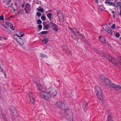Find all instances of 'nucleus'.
Listing matches in <instances>:
<instances>
[{"label": "nucleus", "instance_id": "f257e3e1", "mask_svg": "<svg viewBox=\"0 0 121 121\" xmlns=\"http://www.w3.org/2000/svg\"><path fill=\"white\" fill-rule=\"evenodd\" d=\"M64 115L67 119L70 121H73V113L72 111L69 109L67 108L65 109V111L64 112Z\"/></svg>", "mask_w": 121, "mask_h": 121}, {"label": "nucleus", "instance_id": "f03ea898", "mask_svg": "<svg viewBox=\"0 0 121 121\" xmlns=\"http://www.w3.org/2000/svg\"><path fill=\"white\" fill-rule=\"evenodd\" d=\"M95 93L98 97V98L101 100L103 99V95L102 91L100 88L98 86H96L95 87Z\"/></svg>", "mask_w": 121, "mask_h": 121}, {"label": "nucleus", "instance_id": "7ed1b4c3", "mask_svg": "<svg viewBox=\"0 0 121 121\" xmlns=\"http://www.w3.org/2000/svg\"><path fill=\"white\" fill-rule=\"evenodd\" d=\"M10 110L12 112L11 117L13 119H15L16 117L17 116V112L15 108L12 106L10 107Z\"/></svg>", "mask_w": 121, "mask_h": 121}, {"label": "nucleus", "instance_id": "20e7f679", "mask_svg": "<svg viewBox=\"0 0 121 121\" xmlns=\"http://www.w3.org/2000/svg\"><path fill=\"white\" fill-rule=\"evenodd\" d=\"M57 104L59 107L62 109H64L65 111V109H67L65 108L66 107L67 105L64 103L62 102V101H59L58 102H56Z\"/></svg>", "mask_w": 121, "mask_h": 121}, {"label": "nucleus", "instance_id": "39448f33", "mask_svg": "<svg viewBox=\"0 0 121 121\" xmlns=\"http://www.w3.org/2000/svg\"><path fill=\"white\" fill-rule=\"evenodd\" d=\"M50 27H52L53 30L55 31H57L58 30V26L56 24L54 23L52 21L51 22L49 23Z\"/></svg>", "mask_w": 121, "mask_h": 121}, {"label": "nucleus", "instance_id": "423d86ee", "mask_svg": "<svg viewBox=\"0 0 121 121\" xmlns=\"http://www.w3.org/2000/svg\"><path fill=\"white\" fill-rule=\"evenodd\" d=\"M49 94H50L51 97L55 96L57 95V91L53 89H49Z\"/></svg>", "mask_w": 121, "mask_h": 121}, {"label": "nucleus", "instance_id": "0eeeda50", "mask_svg": "<svg viewBox=\"0 0 121 121\" xmlns=\"http://www.w3.org/2000/svg\"><path fill=\"white\" fill-rule=\"evenodd\" d=\"M30 5L29 3H27L25 5L24 9L25 13L27 14L29 10L30 9Z\"/></svg>", "mask_w": 121, "mask_h": 121}, {"label": "nucleus", "instance_id": "6e6552de", "mask_svg": "<svg viewBox=\"0 0 121 121\" xmlns=\"http://www.w3.org/2000/svg\"><path fill=\"white\" fill-rule=\"evenodd\" d=\"M1 111V115L2 116V118L3 119H4L6 118V112L7 111L6 109H4Z\"/></svg>", "mask_w": 121, "mask_h": 121}, {"label": "nucleus", "instance_id": "1a4fd4ad", "mask_svg": "<svg viewBox=\"0 0 121 121\" xmlns=\"http://www.w3.org/2000/svg\"><path fill=\"white\" fill-rule=\"evenodd\" d=\"M41 97L46 100V97L47 95V92L44 91H41L40 93Z\"/></svg>", "mask_w": 121, "mask_h": 121}, {"label": "nucleus", "instance_id": "9d476101", "mask_svg": "<svg viewBox=\"0 0 121 121\" xmlns=\"http://www.w3.org/2000/svg\"><path fill=\"white\" fill-rule=\"evenodd\" d=\"M104 81L107 85H109L111 83V81L110 80L107 78H104Z\"/></svg>", "mask_w": 121, "mask_h": 121}, {"label": "nucleus", "instance_id": "9b49d317", "mask_svg": "<svg viewBox=\"0 0 121 121\" xmlns=\"http://www.w3.org/2000/svg\"><path fill=\"white\" fill-rule=\"evenodd\" d=\"M16 35L18 37H22L24 35V34L22 32H20L19 31H17L16 32Z\"/></svg>", "mask_w": 121, "mask_h": 121}, {"label": "nucleus", "instance_id": "f8f14e48", "mask_svg": "<svg viewBox=\"0 0 121 121\" xmlns=\"http://www.w3.org/2000/svg\"><path fill=\"white\" fill-rule=\"evenodd\" d=\"M18 40L17 42L19 43V44L21 45H23L24 43V41L20 37L18 38Z\"/></svg>", "mask_w": 121, "mask_h": 121}, {"label": "nucleus", "instance_id": "ddd939ff", "mask_svg": "<svg viewBox=\"0 0 121 121\" xmlns=\"http://www.w3.org/2000/svg\"><path fill=\"white\" fill-rule=\"evenodd\" d=\"M36 83L37 86V88L40 91L43 90V85H41L39 83L37 84L36 82Z\"/></svg>", "mask_w": 121, "mask_h": 121}, {"label": "nucleus", "instance_id": "4468645a", "mask_svg": "<svg viewBox=\"0 0 121 121\" xmlns=\"http://www.w3.org/2000/svg\"><path fill=\"white\" fill-rule=\"evenodd\" d=\"M103 55L105 58H107L108 60H110L111 58L110 57L111 56L107 53H104L103 54Z\"/></svg>", "mask_w": 121, "mask_h": 121}, {"label": "nucleus", "instance_id": "2eb2a0df", "mask_svg": "<svg viewBox=\"0 0 121 121\" xmlns=\"http://www.w3.org/2000/svg\"><path fill=\"white\" fill-rule=\"evenodd\" d=\"M99 40L102 43L105 44L106 43V40L105 38L102 36H99Z\"/></svg>", "mask_w": 121, "mask_h": 121}, {"label": "nucleus", "instance_id": "dca6fc26", "mask_svg": "<svg viewBox=\"0 0 121 121\" xmlns=\"http://www.w3.org/2000/svg\"><path fill=\"white\" fill-rule=\"evenodd\" d=\"M57 15L59 17H61L62 15V13L61 11L57 9L56 10Z\"/></svg>", "mask_w": 121, "mask_h": 121}, {"label": "nucleus", "instance_id": "f3484780", "mask_svg": "<svg viewBox=\"0 0 121 121\" xmlns=\"http://www.w3.org/2000/svg\"><path fill=\"white\" fill-rule=\"evenodd\" d=\"M49 23L48 24L44 26L43 28V30L45 29H48L50 27V25L49 24Z\"/></svg>", "mask_w": 121, "mask_h": 121}, {"label": "nucleus", "instance_id": "a211bd4d", "mask_svg": "<svg viewBox=\"0 0 121 121\" xmlns=\"http://www.w3.org/2000/svg\"><path fill=\"white\" fill-rule=\"evenodd\" d=\"M51 97L50 94H49V92H47V95L46 97V100L48 101L49 100V98Z\"/></svg>", "mask_w": 121, "mask_h": 121}, {"label": "nucleus", "instance_id": "6ab92c4d", "mask_svg": "<svg viewBox=\"0 0 121 121\" xmlns=\"http://www.w3.org/2000/svg\"><path fill=\"white\" fill-rule=\"evenodd\" d=\"M105 3L106 4V3L108 4V5H109L110 6H116V5H115V4L114 3H113L112 2H107L106 1H105Z\"/></svg>", "mask_w": 121, "mask_h": 121}, {"label": "nucleus", "instance_id": "aec40b11", "mask_svg": "<svg viewBox=\"0 0 121 121\" xmlns=\"http://www.w3.org/2000/svg\"><path fill=\"white\" fill-rule=\"evenodd\" d=\"M108 115V121H112V117L110 115H109V112L107 113Z\"/></svg>", "mask_w": 121, "mask_h": 121}, {"label": "nucleus", "instance_id": "412c9836", "mask_svg": "<svg viewBox=\"0 0 121 121\" xmlns=\"http://www.w3.org/2000/svg\"><path fill=\"white\" fill-rule=\"evenodd\" d=\"M48 32V31H42L41 32L39 33L38 34L39 35H40V36H42V35H41V34H46Z\"/></svg>", "mask_w": 121, "mask_h": 121}, {"label": "nucleus", "instance_id": "4be33fe9", "mask_svg": "<svg viewBox=\"0 0 121 121\" xmlns=\"http://www.w3.org/2000/svg\"><path fill=\"white\" fill-rule=\"evenodd\" d=\"M109 27L107 25L104 26L103 27L104 29L106 31H108V27Z\"/></svg>", "mask_w": 121, "mask_h": 121}, {"label": "nucleus", "instance_id": "5701e85b", "mask_svg": "<svg viewBox=\"0 0 121 121\" xmlns=\"http://www.w3.org/2000/svg\"><path fill=\"white\" fill-rule=\"evenodd\" d=\"M71 91H66V95H68L69 97L71 95Z\"/></svg>", "mask_w": 121, "mask_h": 121}, {"label": "nucleus", "instance_id": "b1692460", "mask_svg": "<svg viewBox=\"0 0 121 121\" xmlns=\"http://www.w3.org/2000/svg\"><path fill=\"white\" fill-rule=\"evenodd\" d=\"M108 31H106V32H107L109 34H112V33L111 28L110 27H108Z\"/></svg>", "mask_w": 121, "mask_h": 121}, {"label": "nucleus", "instance_id": "393cba45", "mask_svg": "<svg viewBox=\"0 0 121 121\" xmlns=\"http://www.w3.org/2000/svg\"><path fill=\"white\" fill-rule=\"evenodd\" d=\"M30 101L33 104H34L35 103V100L34 98V97L32 98V99H30Z\"/></svg>", "mask_w": 121, "mask_h": 121}, {"label": "nucleus", "instance_id": "a878e982", "mask_svg": "<svg viewBox=\"0 0 121 121\" xmlns=\"http://www.w3.org/2000/svg\"><path fill=\"white\" fill-rule=\"evenodd\" d=\"M82 102L83 103V105H82V106L83 108L84 107H85L86 105L87 104V103L85 100H83L82 101Z\"/></svg>", "mask_w": 121, "mask_h": 121}, {"label": "nucleus", "instance_id": "bb28decb", "mask_svg": "<svg viewBox=\"0 0 121 121\" xmlns=\"http://www.w3.org/2000/svg\"><path fill=\"white\" fill-rule=\"evenodd\" d=\"M110 57L111 58L110 59V60H109L111 61H112L113 62H116L117 61L116 59L115 58L112 57V56H110Z\"/></svg>", "mask_w": 121, "mask_h": 121}, {"label": "nucleus", "instance_id": "cd10ccee", "mask_svg": "<svg viewBox=\"0 0 121 121\" xmlns=\"http://www.w3.org/2000/svg\"><path fill=\"white\" fill-rule=\"evenodd\" d=\"M116 86H117V85L113 83L111 84V85L109 87L110 88H116Z\"/></svg>", "mask_w": 121, "mask_h": 121}, {"label": "nucleus", "instance_id": "c85d7f7f", "mask_svg": "<svg viewBox=\"0 0 121 121\" xmlns=\"http://www.w3.org/2000/svg\"><path fill=\"white\" fill-rule=\"evenodd\" d=\"M42 26L41 25L39 24L38 25V28L39 29L38 30V31H40L41 30L42 28Z\"/></svg>", "mask_w": 121, "mask_h": 121}, {"label": "nucleus", "instance_id": "c756f323", "mask_svg": "<svg viewBox=\"0 0 121 121\" xmlns=\"http://www.w3.org/2000/svg\"><path fill=\"white\" fill-rule=\"evenodd\" d=\"M52 14L51 13H49L47 14V16L48 18L50 19L51 18Z\"/></svg>", "mask_w": 121, "mask_h": 121}, {"label": "nucleus", "instance_id": "7c9ffc66", "mask_svg": "<svg viewBox=\"0 0 121 121\" xmlns=\"http://www.w3.org/2000/svg\"><path fill=\"white\" fill-rule=\"evenodd\" d=\"M48 39L46 38L42 40L43 41H44L45 43L46 44L48 41Z\"/></svg>", "mask_w": 121, "mask_h": 121}, {"label": "nucleus", "instance_id": "2f4dec72", "mask_svg": "<svg viewBox=\"0 0 121 121\" xmlns=\"http://www.w3.org/2000/svg\"><path fill=\"white\" fill-rule=\"evenodd\" d=\"M115 88H116L117 90H119L120 89L121 90V86L119 85H117Z\"/></svg>", "mask_w": 121, "mask_h": 121}, {"label": "nucleus", "instance_id": "473e14b6", "mask_svg": "<svg viewBox=\"0 0 121 121\" xmlns=\"http://www.w3.org/2000/svg\"><path fill=\"white\" fill-rule=\"evenodd\" d=\"M29 95L30 99H32L34 97L33 95L30 92L29 93Z\"/></svg>", "mask_w": 121, "mask_h": 121}, {"label": "nucleus", "instance_id": "72a5a7b5", "mask_svg": "<svg viewBox=\"0 0 121 121\" xmlns=\"http://www.w3.org/2000/svg\"><path fill=\"white\" fill-rule=\"evenodd\" d=\"M41 18L43 21H45L46 19V17L45 16H42L41 17Z\"/></svg>", "mask_w": 121, "mask_h": 121}, {"label": "nucleus", "instance_id": "f704fd0d", "mask_svg": "<svg viewBox=\"0 0 121 121\" xmlns=\"http://www.w3.org/2000/svg\"><path fill=\"white\" fill-rule=\"evenodd\" d=\"M78 36H79V38L80 37L82 38H84V36L81 34H77Z\"/></svg>", "mask_w": 121, "mask_h": 121}, {"label": "nucleus", "instance_id": "c9c22d12", "mask_svg": "<svg viewBox=\"0 0 121 121\" xmlns=\"http://www.w3.org/2000/svg\"><path fill=\"white\" fill-rule=\"evenodd\" d=\"M17 36L16 35H14L13 36V37L17 41V40H18V37L17 38Z\"/></svg>", "mask_w": 121, "mask_h": 121}, {"label": "nucleus", "instance_id": "e433bc0d", "mask_svg": "<svg viewBox=\"0 0 121 121\" xmlns=\"http://www.w3.org/2000/svg\"><path fill=\"white\" fill-rule=\"evenodd\" d=\"M0 70L1 72L4 73L5 77H6V74L5 73V71L2 68H0Z\"/></svg>", "mask_w": 121, "mask_h": 121}, {"label": "nucleus", "instance_id": "4c0bfd02", "mask_svg": "<svg viewBox=\"0 0 121 121\" xmlns=\"http://www.w3.org/2000/svg\"><path fill=\"white\" fill-rule=\"evenodd\" d=\"M7 39L6 37H0V40H7Z\"/></svg>", "mask_w": 121, "mask_h": 121}, {"label": "nucleus", "instance_id": "58836bf2", "mask_svg": "<svg viewBox=\"0 0 121 121\" xmlns=\"http://www.w3.org/2000/svg\"><path fill=\"white\" fill-rule=\"evenodd\" d=\"M40 56L42 58H43L44 57H46L47 56L46 55L43 54L42 53L40 54Z\"/></svg>", "mask_w": 121, "mask_h": 121}, {"label": "nucleus", "instance_id": "ea45409f", "mask_svg": "<svg viewBox=\"0 0 121 121\" xmlns=\"http://www.w3.org/2000/svg\"><path fill=\"white\" fill-rule=\"evenodd\" d=\"M42 22L41 20L39 19L37 21V23L38 24H40Z\"/></svg>", "mask_w": 121, "mask_h": 121}, {"label": "nucleus", "instance_id": "a19ab883", "mask_svg": "<svg viewBox=\"0 0 121 121\" xmlns=\"http://www.w3.org/2000/svg\"><path fill=\"white\" fill-rule=\"evenodd\" d=\"M10 28L11 29L13 30H15L14 27L13 26V24H12L11 25H10Z\"/></svg>", "mask_w": 121, "mask_h": 121}, {"label": "nucleus", "instance_id": "79ce46f5", "mask_svg": "<svg viewBox=\"0 0 121 121\" xmlns=\"http://www.w3.org/2000/svg\"><path fill=\"white\" fill-rule=\"evenodd\" d=\"M37 9H37V10L39 12H42L43 11V9L42 8L39 9L38 10H37Z\"/></svg>", "mask_w": 121, "mask_h": 121}, {"label": "nucleus", "instance_id": "37998d69", "mask_svg": "<svg viewBox=\"0 0 121 121\" xmlns=\"http://www.w3.org/2000/svg\"><path fill=\"white\" fill-rule=\"evenodd\" d=\"M120 36V34L119 32L116 33L115 35L116 36L117 38H119Z\"/></svg>", "mask_w": 121, "mask_h": 121}, {"label": "nucleus", "instance_id": "c03bdc74", "mask_svg": "<svg viewBox=\"0 0 121 121\" xmlns=\"http://www.w3.org/2000/svg\"><path fill=\"white\" fill-rule=\"evenodd\" d=\"M41 13L39 12H37L36 14V15L38 17H39L41 16Z\"/></svg>", "mask_w": 121, "mask_h": 121}, {"label": "nucleus", "instance_id": "a18cd8bd", "mask_svg": "<svg viewBox=\"0 0 121 121\" xmlns=\"http://www.w3.org/2000/svg\"><path fill=\"white\" fill-rule=\"evenodd\" d=\"M111 62L115 66H117V63L116 61L113 62L112 61H111Z\"/></svg>", "mask_w": 121, "mask_h": 121}, {"label": "nucleus", "instance_id": "49530a36", "mask_svg": "<svg viewBox=\"0 0 121 121\" xmlns=\"http://www.w3.org/2000/svg\"><path fill=\"white\" fill-rule=\"evenodd\" d=\"M11 1V0H8V1L7 2L6 4L8 5L9 4Z\"/></svg>", "mask_w": 121, "mask_h": 121}, {"label": "nucleus", "instance_id": "de8ad7c7", "mask_svg": "<svg viewBox=\"0 0 121 121\" xmlns=\"http://www.w3.org/2000/svg\"><path fill=\"white\" fill-rule=\"evenodd\" d=\"M95 52L97 54H99L100 52L98 50H97L96 49H95Z\"/></svg>", "mask_w": 121, "mask_h": 121}, {"label": "nucleus", "instance_id": "09e8293b", "mask_svg": "<svg viewBox=\"0 0 121 121\" xmlns=\"http://www.w3.org/2000/svg\"><path fill=\"white\" fill-rule=\"evenodd\" d=\"M72 33L73 34H74L75 36H78V35L77 34H76V33L75 32L74 30H73L72 31Z\"/></svg>", "mask_w": 121, "mask_h": 121}, {"label": "nucleus", "instance_id": "8fccbe9b", "mask_svg": "<svg viewBox=\"0 0 121 121\" xmlns=\"http://www.w3.org/2000/svg\"><path fill=\"white\" fill-rule=\"evenodd\" d=\"M5 23L6 25L8 27L9 26V24H10V22H7L6 21H5Z\"/></svg>", "mask_w": 121, "mask_h": 121}, {"label": "nucleus", "instance_id": "3c124183", "mask_svg": "<svg viewBox=\"0 0 121 121\" xmlns=\"http://www.w3.org/2000/svg\"><path fill=\"white\" fill-rule=\"evenodd\" d=\"M0 20H4L3 15H2L0 16Z\"/></svg>", "mask_w": 121, "mask_h": 121}, {"label": "nucleus", "instance_id": "603ef678", "mask_svg": "<svg viewBox=\"0 0 121 121\" xmlns=\"http://www.w3.org/2000/svg\"><path fill=\"white\" fill-rule=\"evenodd\" d=\"M116 25L115 24H113L111 28L113 29H114Z\"/></svg>", "mask_w": 121, "mask_h": 121}, {"label": "nucleus", "instance_id": "864d4df0", "mask_svg": "<svg viewBox=\"0 0 121 121\" xmlns=\"http://www.w3.org/2000/svg\"><path fill=\"white\" fill-rule=\"evenodd\" d=\"M105 76L103 75H101L100 77V78L102 79Z\"/></svg>", "mask_w": 121, "mask_h": 121}, {"label": "nucleus", "instance_id": "5fc2aeb1", "mask_svg": "<svg viewBox=\"0 0 121 121\" xmlns=\"http://www.w3.org/2000/svg\"><path fill=\"white\" fill-rule=\"evenodd\" d=\"M3 26L5 28L8 29V30H9V29H8L7 27H6L4 24H3Z\"/></svg>", "mask_w": 121, "mask_h": 121}, {"label": "nucleus", "instance_id": "6e6d98bb", "mask_svg": "<svg viewBox=\"0 0 121 121\" xmlns=\"http://www.w3.org/2000/svg\"><path fill=\"white\" fill-rule=\"evenodd\" d=\"M25 3V2H24V4H22V8H24V4Z\"/></svg>", "mask_w": 121, "mask_h": 121}, {"label": "nucleus", "instance_id": "4d7b16f0", "mask_svg": "<svg viewBox=\"0 0 121 121\" xmlns=\"http://www.w3.org/2000/svg\"><path fill=\"white\" fill-rule=\"evenodd\" d=\"M119 12H117V11H115V14H119Z\"/></svg>", "mask_w": 121, "mask_h": 121}, {"label": "nucleus", "instance_id": "13d9d810", "mask_svg": "<svg viewBox=\"0 0 121 121\" xmlns=\"http://www.w3.org/2000/svg\"><path fill=\"white\" fill-rule=\"evenodd\" d=\"M117 4H118V5L120 6L121 4V3L120 2H118L117 3Z\"/></svg>", "mask_w": 121, "mask_h": 121}, {"label": "nucleus", "instance_id": "bf43d9fd", "mask_svg": "<svg viewBox=\"0 0 121 121\" xmlns=\"http://www.w3.org/2000/svg\"><path fill=\"white\" fill-rule=\"evenodd\" d=\"M119 59H120V60L119 61V62L120 63V64L121 65V57H120L119 58Z\"/></svg>", "mask_w": 121, "mask_h": 121}, {"label": "nucleus", "instance_id": "052dcab7", "mask_svg": "<svg viewBox=\"0 0 121 121\" xmlns=\"http://www.w3.org/2000/svg\"><path fill=\"white\" fill-rule=\"evenodd\" d=\"M45 22H44L43 23V25L44 26H45Z\"/></svg>", "mask_w": 121, "mask_h": 121}, {"label": "nucleus", "instance_id": "680f3d73", "mask_svg": "<svg viewBox=\"0 0 121 121\" xmlns=\"http://www.w3.org/2000/svg\"><path fill=\"white\" fill-rule=\"evenodd\" d=\"M95 2L97 3H98V0H95Z\"/></svg>", "mask_w": 121, "mask_h": 121}, {"label": "nucleus", "instance_id": "e2e57ef3", "mask_svg": "<svg viewBox=\"0 0 121 121\" xmlns=\"http://www.w3.org/2000/svg\"><path fill=\"white\" fill-rule=\"evenodd\" d=\"M4 30V31L6 33H9V31H8V30Z\"/></svg>", "mask_w": 121, "mask_h": 121}, {"label": "nucleus", "instance_id": "0e129e2a", "mask_svg": "<svg viewBox=\"0 0 121 121\" xmlns=\"http://www.w3.org/2000/svg\"><path fill=\"white\" fill-rule=\"evenodd\" d=\"M13 17V16H11L10 17H9V18L10 19V18H12Z\"/></svg>", "mask_w": 121, "mask_h": 121}, {"label": "nucleus", "instance_id": "69168bd1", "mask_svg": "<svg viewBox=\"0 0 121 121\" xmlns=\"http://www.w3.org/2000/svg\"><path fill=\"white\" fill-rule=\"evenodd\" d=\"M113 18H115V14H113Z\"/></svg>", "mask_w": 121, "mask_h": 121}, {"label": "nucleus", "instance_id": "338daca9", "mask_svg": "<svg viewBox=\"0 0 121 121\" xmlns=\"http://www.w3.org/2000/svg\"><path fill=\"white\" fill-rule=\"evenodd\" d=\"M13 9L14 12H15V9H14L13 8Z\"/></svg>", "mask_w": 121, "mask_h": 121}, {"label": "nucleus", "instance_id": "774afa93", "mask_svg": "<svg viewBox=\"0 0 121 121\" xmlns=\"http://www.w3.org/2000/svg\"><path fill=\"white\" fill-rule=\"evenodd\" d=\"M120 15L121 16V9L120 10Z\"/></svg>", "mask_w": 121, "mask_h": 121}]
</instances>
